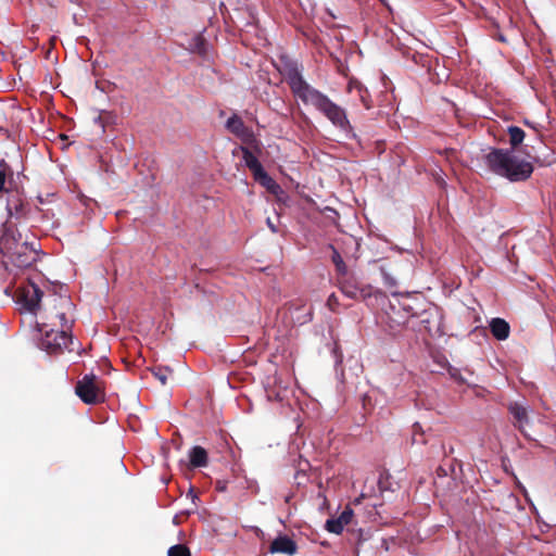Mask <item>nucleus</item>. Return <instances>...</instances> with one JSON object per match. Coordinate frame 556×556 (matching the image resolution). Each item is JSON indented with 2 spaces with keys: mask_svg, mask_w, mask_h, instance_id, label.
I'll use <instances>...</instances> for the list:
<instances>
[{
  "mask_svg": "<svg viewBox=\"0 0 556 556\" xmlns=\"http://www.w3.org/2000/svg\"><path fill=\"white\" fill-rule=\"evenodd\" d=\"M278 71L283 76L295 98L300 99L305 105L313 106L329 119L334 127L354 137L353 126L348 118L345 110L334 103L327 94L312 87L303 78L295 61L281 58Z\"/></svg>",
  "mask_w": 556,
  "mask_h": 556,
  "instance_id": "1",
  "label": "nucleus"
},
{
  "mask_svg": "<svg viewBox=\"0 0 556 556\" xmlns=\"http://www.w3.org/2000/svg\"><path fill=\"white\" fill-rule=\"evenodd\" d=\"M529 157L532 161L518 157L513 150L502 148H491L483 156L488 169L508 179L511 182H521L528 180L533 170V163H539L538 157Z\"/></svg>",
  "mask_w": 556,
  "mask_h": 556,
  "instance_id": "2",
  "label": "nucleus"
},
{
  "mask_svg": "<svg viewBox=\"0 0 556 556\" xmlns=\"http://www.w3.org/2000/svg\"><path fill=\"white\" fill-rule=\"evenodd\" d=\"M0 249L18 268H28L37 261V249L28 242H18L13 237L4 236L0 240Z\"/></svg>",
  "mask_w": 556,
  "mask_h": 556,
  "instance_id": "3",
  "label": "nucleus"
},
{
  "mask_svg": "<svg viewBox=\"0 0 556 556\" xmlns=\"http://www.w3.org/2000/svg\"><path fill=\"white\" fill-rule=\"evenodd\" d=\"M77 396L88 405L105 401V382L94 374L85 375L75 386Z\"/></svg>",
  "mask_w": 556,
  "mask_h": 556,
  "instance_id": "4",
  "label": "nucleus"
},
{
  "mask_svg": "<svg viewBox=\"0 0 556 556\" xmlns=\"http://www.w3.org/2000/svg\"><path fill=\"white\" fill-rule=\"evenodd\" d=\"M38 330L42 333L40 348L49 354H60L73 343L66 325H63V330H55L53 328L48 329V326L42 324L38 325Z\"/></svg>",
  "mask_w": 556,
  "mask_h": 556,
  "instance_id": "5",
  "label": "nucleus"
},
{
  "mask_svg": "<svg viewBox=\"0 0 556 556\" xmlns=\"http://www.w3.org/2000/svg\"><path fill=\"white\" fill-rule=\"evenodd\" d=\"M226 128L238 137L243 144H249L257 153H262V142L256 138L252 128L245 126L241 117L236 114L230 116L226 122Z\"/></svg>",
  "mask_w": 556,
  "mask_h": 556,
  "instance_id": "6",
  "label": "nucleus"
},
{
  "mask_svg": "<svg viewBox=\"0 0 556 556\" xmlns=\"http://www.w3.org/2000/svg\"><path fill=\"white\" fill-rule=\"evenodd\" d=\"M338 287L341 292L352 300H364L371 296V287L358 282V280L350 274L338 277Z\"/></svg>",
  "mask_w": 556,
  "mask_h": 556,
  "instance_id": "7",
  "label": "nucleus"
},
{
  "mask_svg": "<svg viewBox=\"0 0 556 556\" xmlns=\"http://www.w3.org/2000/svg\"><path fill=\"white\" fill-rule=\"evenodd\" d=\"M17 293L18 300L25 309L30 313H36L42 298V291L40 288L33 282H28L27 285L20 287L17 289Z\"/></svg>",
  "mask_w": 556,
  "mask_h": 556,
  "instance_id": "8",
  "label": "nucleus"
},
{
  "mask_svg": "<svg viewBox=\"0 0 556 556\" xmlns=\"http://www.w3.org/2000/svg\"><path fill=\"white\" fill-rule=\"evenodd\" d=\"M7 211L11 218L21 219L29 212V204L18 191L11 192L7 200Z\"/></svg>",
  "mask_w": 556,
  "mask_h": 556,
  "instance_id": "9",
  "label": "nucleus"
},
{
  "mask_svg": "<svg viewBox=\"0 0 556 556\" xmlns=\"http://www.w3.org/2000/svg\"><path fill=\"white\" fill-rule=\"evenodd\" d=\"M296 552V542L288 535H278L269 545V553L271 554H286L293 556Z\"/></svg>",
  "mask_w": 556,
  "mask_h": 556,
  "instance_id": "10",
  "label": "nucleus"
},
{
  "mask_svg": "<svg viewBox=\"0 0 556 556\" xmlns=\"http://www.w3.org/2000/svg\"><path fill=\"white\" fill-rule=\"evenodd\" d=\"M508 412L513 415L515 419V427L518 428V430L525 433V425L529 422V415L528 409L523 405H521L518 402H511L508 405Z\"/></svg>",
  "mask_w": 556,
  "mask_h": 556,
  "instance_id": "11",
  "label": "nucleus"
},
{
  "mask_svg": "<svg viewBox=\"0 0 556 556\" xmlns=\"http://www.w3.org/2000/svg\"><path fill=\"white\" fill-rule=\"evenodd\" d=\"M240 151L242 152L245 166L251 170L253 175L264 168L255 155L258 153L253 149V147L249 144H242L240 146Z\"/></svg>",
  "mask_w": 556,
  "mask_h": 556,
  "instance_id": "12",
  "label": "nucleus"
},
{
  "mask_svg": "<svg viewBox=\"0 0 556 556\" xmlns=\"http://www.w3.org/2000/svg\"><path fill=\"white\" fill-rule=\"evenodd\" d=\"M490 330L495 339L503 341L509 337L510 327L505 319L497 317L490 321Z\"/></svg>",
  "mask_w": 556,
  "mask_h": 556,
  "instance_id": "13",
  "label": "nucleus"
},
{
  "mask_svg": "<svg viewBox=\"0 0 556 556\" xmlns=\"http://www.w3.org/2000/svg\"><path fill=\"white\" fill-rule=\"evenodd\" d=\"M253 178L273 194H278L281 191V187L266 173L264 168L254 174Z\"/></svg>",
  "mask_w": 556,
  "mask_h": 556,
  "instance_id": "14",
  "label": "nucleus"
},
{
  "mask_svg": "<svg viewBox=\"0 0 556 556\" xmlns=\"http://www.w3.org/2000/svg\"><path fill=\"white\" fill-rule=\"evenodd\" d=\"M189 460L193 468L205 467L208 460L206 450L199 445L193 446L189 452Z\"/></svg>",
  "mask_w": 556,
  "mask_h": 556,
  "instance_id": "15",
  "label": "nucleus"
},
{
  "mask_svg": "<svg viewBox=\"0 0 556 556\" xmlns=\"http://www.w3.org/2000/svg\"><path fill=\"white\" fill-rule=\"evenodd\" d=\"M507 134L509 136V144L511 147L510 150L517 149L525 140L526 132L518 126H509L507 128Z\"/></svg>",
  "mask_w": 556,
  "mask_h": 556,
  "instance_id": "16",
  "label": "nucleus"
},
{
  "mask_svg": "<svg viewBox=\"0 0 556 556\" xmlns=\"http://www.w3.org/2000/svg\"><path fill=\"white\" fill-rule=\"evenodd\" d=\"M395 485H397V483L392 481V477L389 472L383 471L380 473L379 479H378V489H379L380 493H384L387 491L394 492Z\"/></svg>",
  "mask_w": 556,
  "mask_h": 556,
  "instance_id": "17",
  "label": "nucleus"
},
{
  "mask_svg": "<svg viewBox=\"0 0 556 556\" xmlns=\"http://www.w3.org/2000/svg\"><path fill=\"white\" fill-rule=\"evenodd\" d=\"M330 249L332 250L331 260L336 266V270L338 273V277H341L343 275L349 274L348 266L345 262L343 261L341 254L338 252V250L330 244Z\"/></svg>",
  "mask_w": 556,
  "mask_h": 556,
  "instance_id": "18",
  "label": "nucleus"
},
{
  "mask_svg": "<svg viewBox=\"0 0 556 556\" xmlns=\"http://www.w3.org/2000/svg\"><path fill=\"white\" fill-rule=\"evenodd\" d=\"M151 372L162 386H165L168 378L174 374L173 369L167 366H155L151 369Z\"/></svg>",
  "mask_w": 556,
  "mask_h": 556,
  "instance_id": "19",
  "label": "nucleus"
},
{
  "mask_svg": "<svg viewBox=\"0 0 556 556\" xmlns=\"http://www.w3.org/2000/svg\"><path fill=\"white\" fill-rule=\"evenodd\" d=\"M167 556H191V552L188 546L176 544L169 547Z\"/></svg>",
  "mask_w": 556,
  "mask_h": 556,
  "instance_id": "20",
  "label": "nucleus"
},
{
  "mask_svg": "<svg viewBox=\"0 0 556 556\" xmlns=\"http://www.w3.org/2000/svg\"><path fill=\"white\" fill-rule=\"evenodd\" d=\"M388 319H389V327L392 332L400 331L407 324V318L397 319V318L392 317L390 314H388Z\"/></svg>",
  "mask_w": 556,
  "mask_h": 556,
  "instance_id": "21",
  "label": "nucleus"
},
{
  "mask_svg": "<svg viewBox=\"0 0 556 556\" xmlns=\"http://www.w3.org/2000/svg\"><path fill=\"white\" fill-rule=\"evenodd\" d=\"M444 366H446V369H447V372L450 375V377L455 380L456 382L463 384V383H466V379L462 376L460 371L458 368L456 367H453L451 365H448L447 361L445 359V364Z\"/></svg>",
  "mask_w": 556,
  "mask_h": 556,
  "instance_id": "22",
  "label": "nucleus"
},
{
  "mask_svg": "<svg viewBox=\"0 0 556 556\" xmlns=\"http://www.w3.org/2000/svg\"><path fill=\"white\" fill-rule=\"evenodd\" d=\"M325 528L327 531L334 533V534H341L344 529V527L340 523V521L337 518L328 519L326 521Z\"/></svg>",
  "mask_w": 556,
  "mask_h": 556,
  "instance_id": "23",
  "label": "nucleus"
},
{
  "mask_svg": "<svg viewBox=\"0 0 556 556\" xmlns=\"http://www.w3.org/2000/svg\"><path fill=\"white\" fill-rule=\"evenodd\" d=\"M357 89H358V93H359V100L362 101L364 106L367 110H369L372 106V102H371V99H370V96H369L367 89H364L362 86H358Z\"/></svg>",
  "mask_w": 556,
  "mask_h": 556,
  "instance_id": "24",
  "label": "nucleus"
},
{
  "mask_svg": "<svg viewBox=\"0 0 556 556\" xmlns=\"http://www.w3.org/2000/svg\"><path fill=\"white\" fill-rule=\"evenodd\" d=\"M352 518H353V510L350 508V507H346L341 514L340 516L337 518L340 523L345 527L348 526L351 521H352Z\"/></svg>",
  "mask_w": 556,
  "mask_h": 556,
  "instance_id": "25",
  "label": "nucleus"
},
{
  "mask_svg": "<svg viewBox=\"0 0 556 556\" xmlns=\"http://www.w3.org/2000/svg\"><path fill=\"white\" fill-rule=\"evenodd\" d=\"M193 41H194V50L199 54H205L206 53V48H205L206 42H205L204 38L201 35H198L194 37Z\"/></svg>",
  "mask_w": 556,
  "mask_h": 556,
  "instance_id": "26",
  "label": "nucleus"
},
{
  "mask_svg": "<svg viewBox=\"0 0 556 556\" xmlns=\"http://www.w3.org/2000/svg\"><path fill=\"white\" fill-rule=\"evenodd\" d=\"M381 276L386 287L392 289L396 286V279L392 277L391 274L386 270V268H381Z\"/></svg>",
  "mask_w": 556,
  "mask_h": 556,
  "instance_id": "27",
  "label": "nucleus"
},
{
  "mask_svg": "<svg viewBox=\"0 0 556 556\" xmlns=\"http://www.w3.org/2000/svg\"><path fill=\"white\" fill-rule=\"evenodd\" d=\"M56 318H59V320H60V327H61L60 330H63V325H66L67 326V332H70L72 326H71V324L68 323V320L66 318V314L64 312L58 313L56 314Z\"/></svg>",
  "mask_w": 556,
  "mask_h": 556,
  "instance_id": "28",
  "label": "nucleus"
},
{
  "mask_svg": "<svg viewBox=\"0 0 556 556\" xmlns=\"http://www.w3.org/2000/svg\"><path fill=\"white\" fill-rule=\"evenodd\" d=\"M338 303H339V302H338V298H337V295H336V294H333V293H332V294H330V295H329V298H328V300H327V305L329 306V308H330L331 311H334L336 305H338Z\"/></svg>",
  "mask_w": 556,
  "mask_h": 556,
  "instance_id": "29",
  "label": "nucleus"
},
{
  "mask_svg": "<svg viewBox=\"0 0 556 556\" xmlns=\"http://www.w3.org/2000/svg\"><path fill=\"white\" fill-rule=\"evenodd\" d=\"M5 181H7V174L4 170L0 169V192L5 191Z\"/></svg>",
  "mask_w": 556,
  "mask_h": 556,
  "instance_id": "30",
  "label": "nucleus"
},
{
  "mask_svg": "<svg viewBox=\"0 0 556 556\" xmlns=\"http://www.w3.org/2000/svg\"><path fill=\"white\" fill-rule=\"evenodd\" d=\"M267 225L273 232H277L276 226L271 223L270 218H267Z\"/></svg>",
  "mask_w": 556,
  "mask_h": 556,
  "instance_id": "31",
  "label": "nucleus"
},
{
  "mask_svg": "<svg viewBox=\"0 0 556 556\" xmlns=\"http://www.w3.org/2000/svg\"><path fill=\"white\" fill-rule=\"evenodd\" d=\"M189 494H190V496H192L193 498H197V495L193 493V490H192V489H190Z\"/></svg>",
  "mask_w": 556,
  "mask_h": 556,
  "instance_id": "32",
  "label": "nucleus"
},
{
  "mask_svg": "<svg viewBox=\"0 0 556 556\" xmlns=\"http://www.w3.org/2000/svg\"><path fill=\"white\" fill-rule=\"evenodd\" d=\"M413 60H414V62H416V63L418 62V61H417V55H416V54H414V55H413Z\"/></svg>",
  "mask_w": 556,
  "mask_h": 556,
  "instance_id": "33",
  "label": "nucleus"
},
{
  "mask_svg": "<svg viewBox=\"0 0 556 556\" xmlns=\"http://www.w3.org/2000/svg\"><path fill=\"white\" fill-rule=\"evenodd\" d=\"M414 428H415V429H417V428H418V429H420V427H419V425H418V424H415V425H414Z\"/></svg>",
  "mask_w": 556,
  "mask_h": 556,
  "instance_id": "34",
  "label": "nucleus"
}]
</instances>
